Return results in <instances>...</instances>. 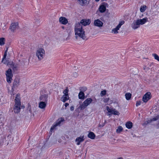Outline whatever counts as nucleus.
<instances>
[{
  "label": "nucleus",
  "instance_id": "f257e3e1",
  "mask_svg": "<svg viewBox=\"0 0 159 159\" xmlns=\"http://www.w3.org/2000/svg\"><path fill=\"white\" fill-rule=\"evenodd\" d=\"M74 30L76 39H77L78 37H80L83 39H86L85 32L83 29L82 25L81 24L79 23H76L75 25Z\"/></svg>",
  "mask_w": 159,
  "mask_h": 159
},
{
  "label": "nucleus",
  "instance_id": "f03ea898",
  "mask_svg": "<svg viewBox=\"0 0 159 159\" xmlns=\"http://www.w3.org/2000/svg\"><path fill=\"white\" fill-rule=\"evenodd\" d=\"M148 21V19L146 17L142 19H138L133 21L131 27L133 29L136 30L139 28L140 25L145 24Z\"/></svg>",
  "mask_w": 159,
  "mask_h": 159
},
{
  "label": "nucleus",
  "instance_id": "7ed1b4c3",
  "mask_svg": "<svg viewBox=\"0 0 159 159\" xmlns=\"http://www.w3.org/2000/svg\"><path fill=\"white\" fill-rule=\"evenodd\" d=\"M35 55L39 61H41L45 57V51L43 48L38 47L36 50Z\"/></svg>",
  "mask_w": 159,
  "mask_h": 159
},
{
  "label": "nucleus",
  "instance_id": "20e7f679",
  "mask_svg": "<svg viewBox=\"0 0 159 159\" xmlns=\"http://www.w3.org/2000/svg\"><path fill=\"white\" fill-rule=\"evenodd\" d=\"M15 103L14 107V111L15 112L18 113L20 110L21 103L20 102V96L17 94L15 98Z\"/></svg>",
  "mask_w": 159,
  "mask_h": 159
},
{
  "label": "nucleus",
  "instance_id": "39448f33",
  "mask_svg": "<svg viewBox=\"0 0 159 159\" xmlns=\"http://www.w3.org/2000/svg\"><path fill=\"white\" fill-rule=\"evenodd\" d=\"M106 110L107 111H105L107 114V115L109 116H110L112 114L118 116L120 115V113L116 109L110 108L108 106L106 107Z\"/></svg>",
  "mask_w": 159,
  "mask_h": 159
},
{
  "label": "nucleus",
  "instance_id": "423d86ee",
  "mask_svg": "<svg viewBox=\"0 0 159 159\" xmlns=\"http://www.w3.org/2000/svg\"><path fill=\"white\" fill-rule=\"evenodd\" d=\"M93 99L90 98L86 99L83 103L80 105V107L81 109H84L86 107L89 105L92 102Z\"/></svg>",
  "mask_w": 159,
  "mask_h": 159
},
{
  "label": "nucleus",
  "instance_id": "0eeeda50",
  "mask_svg": "<svg viewBox=\"0 0 159 159\" xmlns=\"http://www.w3.org/2000/svg\"><path fill=\"white\" fill-rule=\"evenodd\" d=\"M5 75L6 77L7 82L10 84L12 80L13 74L11 69H9L6 71Z\"/></svg>",
  "mask_w": 159,
  "mask_h": 159
},
{
  "label": "nucleus",
  "instance_id": "6e6552de",
  "mask_svg": "<svg viewBox=\"0 0 159 159\" xmlns=\"http://www.w3.org/2000/svg\"><path fill=\"white\" fill-rule=\"evenodd\" d=\"M152 97V95L150 92L146 93L143 96L142 100L144 103H146L151 99Z\"/></svg>",
  "mask_w": 159,
  "mask_h": 159
},
{
  "label": "nucleus",
  "instance_id": "1a4fd4ad",
  "mask_svg": "<svg viewBox=\"0 0 159 159\" xmlns=\"http://www.w3.org/2000/svg\"><path fill=\"white\" fill-rule=\"evenodd\" d=\"M125 23V21L122 20L120 21L118 25L114 28L113 29L111 30V33L114 34H117L118 33V30L120 28L121 26Z\"/></svg>",
  "mask_w": 159,
  "mask_h": 159
},
{
  "label": "nucleus",
  "instance_id": "9d476101",
  "mask_svg": "<svg viewBox=\"0 0 159 159\" xmlns=\"http://www.w3.org/2000/svg\"><path fill=\"white\" fill-rule=\"evenodd\" d=\"M68 90L67 89H65L63 92L64 94L63 96L61 98V101L65 102L69 99V97L68 94Z\"/></svg>",
  "mask_w": 159,
  "mask_h": 159
},
{
  "label": "nucleus",
  "instance_id": "9b49d317",
  "mask_svg": "<svg viewBox=\"0 0 159 159\" xmlns=\"http://www.w3.org/2000/svg\"><path fill=\"white\" fill-rule=\"evenodd\" d=\"M108 7V4L105 2L102 3L99 6L98 10L101 13H103L105 12L106 8Z\"/></svg>",
  "mask_w": 159,
  "mask_h": 159
},
{
  "label": "nucleus",
  "instance_id": "f8f14e48",
  "mask_svg": "<svg viewBox=\"0 0 159 159\" xmlns=\"http://www.w3.org/2000/svg\"><path fill=\"white\" fill-rule=\"evenodd\" d=\"M64 121L63 119L62 118H60L58 119L57 122L55 123L52 126L51 128V131L53 130L55 127L59 125L62 122Z\"/></svg>",
  "mask_w": 159,
  "mask_h": 159
},
{
  "label": "nucleus",
  "instance_id": "ddd939ff",
  "mask_svg": "<svg viewBox=\"0 0 159 159\" xmlns=\"http://www.w3.org/2000/svg\"><path fill=\"white\" fill-rule=\"evenodd\" d=\"M18 28V24L17 23H13L11 24L9 29L12 32H15Z\"/></svg>",
  "mask_w": 159,
  "mask_h": 159
},
{
  "label": "nucleus",
  "instance_id": "4468645a",
  "mask_svg": "<svg viewBox=\"0 0 159 159\" xmlns=\"http://www.w3.org/2000/svg\"><path fill=\"white\" fill-rule=\"evenodd\" d=\"M84 136H81L77 137L75 139V142L78 145H80L81 143L84 140Z\"/></svg>",
  "mask_w": 159,
  "mask_h": 159
},
{
  "label": "nucleus",
  "instance_id": "2eb2a0df",
  "mask_svg": "<svg viewBox=\"0 0 159 159\" xmlns=\"http://www.w3.org/2000/svg\"><path fill=\"white\" fill-rule=\"evenodd\" d=\"M47 103L48 102L42 101H40L39 103L38 107L40 109H44L46 107Z\"/></svg>",
  "mask_w": 159,
  "mask_h": 159
},
{
  "label": "nucleus",
  "instance_id": "dca6fc26",
  "mask_svg": "<svg viewBox=\"0 0 159 159\" xmlns=\"http://www.w3.org/2000/svg\"><path fill=\"white\" fill-rule=\"evenodd\" d=\"M59 22L63 25H66L68 22V20L66 18L64 17H61L59 19Z\"/></svg>",
  "mask_w": 159,
  "mask_h": 159
},
{
  "label": "nucleus",
  "instance_id": "f3484780",
  "mask_svg": "<svg viewBox=\"0 0 159 159\" xmlns=\"http://www.w3.org/2000/svg\"><path fill=\"white\" fill-rule=\"evenodd\" d=\"M48 95L47 94L41 95L39 97V99L40 101H43L48 102Z\"/></svg>",
  "mask_w": 159,
  "mask_h": 159
},
{
  "label": "nucleus",
  "instance_id": "a211bd4d",
  "mask_svg": "<svg viewBox=\"0 0 159 159\" xmlns=\"http://www.w3.org/2000/svg\"><path fill=\"white\" fill-rule=\"evenodd\" d=\"M91 22V20L89 19H83L81 20V24L84 26L89 25Z\"/></svg>",
  "mask_w": 159,
  "mask_h": 159
},
{
  "label": "nucleus",
  "instance_id": "6ab92c4d",
  "mask_svg": "<svg viewBox=\"0 0 159 159\" xmlns=\"http://www.w3.org/2000/svg\"><path fill=\"white\" fill-rule=\"evenodd\" d=\"M94 24L95 26L98 27H102L103 25V23L102 21L99 19L95 20L94 22Z\"/></svg>",
  "mask_w": 159,
  "mask_h": 159
},
{
  "label": "nucleus",
  "instance_id": "aec40b11",
  "mask_svg": "<svg viewBox=\"0 0 159 159\" xmlns=\"http://www.w3.org/2000/svg\"><path fill=\"white\" fill-rule=\"evenodd\" d=\"M78 3L81 5H85L89 3V0H77Z\"/></svg>",
  "mask_w": 159,
  "mask_h": 159
},
{
  "label": "nucleus",
  "instance_id": "412c9836",
  "mask_svg": "<svg viewBox=\"0 0 159 159\" xmlns=\"http://www.w3.org/2000/svg\"><path fill=\"white\" fill-rule=\"evenodd\" d=\"M158 119H159V115L156 116L152 119H148L147 121V123H150L153 121H155Z\"/></svg>",
  "mask_w": 159,
  "mask_h": 159
},
{
  "label": "nucleus",
  "instance_id": "4be33fe9",
  "mask_svg": "<svg viewBox=\"0 0 159 159\" xmlns=\"http://www.w3.org/2000/svg\"><path fill=\"white\" fill-rule=\"evenodd\" d=\"M79 98L80 99H84L85 98L84 94L83 92L81 91L78 94Z\"/></svg>",
  "mask_w": 159,
  "mask_h": 159
},
{
  "label": "nucleus",
  "instance_id": "5701e85b",
  "mask_svg": "<svg viewBox=\"0 0 159 159\" xmlns=\"http://www.w3.org/2000/svg\"><path fill=\"white\" fill-rule=\"evenodd\" d=\"M95 134L93 132H90L88 134V137L92 139H94L95 138Z\"/></svg>",
  "mask_w": 159,
  "mask_h": 159
},
{
  "label": "nucleus",
  "instance_id": "b1692460",
  "mask_svg": "<svg viewBox=\"0 0 159 159\" xmlns=\"http://www.w3.org/2000/svg\"><path fill=\"white\" fill-rule=\"evenodd\" d=\"M147 7L145 5H142L140 8V11L141 12H144L147 9Z\"/></svg>",
  "mask_w": 159,
  "mask_h": 159
},
{
  "label": "nucleus",
  "instance_id": "393cba45",
  "mask_svg": "<svg viewBox=\"0 0 159 159\" xmlns=\"http://www.w3.org/2000/svg\"><path fill=\"white\" fill-rule=\"evenodd\" d=\"M19 85V81L18 80H14L13 83V88L17 87Z\"/></svg>",
  "mask_w": 159,
  "mask_h": 159
},
{
  "label": "nucleus",
  "instance_id": "a878e982",
  "mask_svg": "<svg viewBox=\"0 0 159 159\" xmlns=\"http://www.w3.org/2000/svg\"><path fill=\"white\" fill-rule=\"evenodd\" d=\"M125 126L128 129H130L132 127V123L130 121L126 123Z\"/></svg>",
  "mask_w": 159,
  "mask_h": 159
},
{
  "label": "nucleus",
  "instance_id": "bb28decb",
  "mask_svg": "<svg viewBox=\"0 0 159 159\" xmlns=\"http://www.w3.org/2000/svg\"><path fill=\"white\" fill-rule=\"evenodd\" d=\"M123 128L121 126H118L116 129V132L117 134H119L121 133L123 130Z\"/></svg>",
  "mask_w": 159,
  "mask_h": 159
},
{
  "label": "nucleus",
  "instance_id": "cd10ccee",
  "mask_svg": "<svg viewBox=\"0 0 159 159\" xmlns=\"http://www.w3.org/2000/svg\"><path fill=\"white\" fill-rule=\"evenodd\" d=\"M125 96L126 99L127 100H129L130 99L131 97V94L129 93H127L125 94Z\"/></svg>",
  "mask_w": 159,
  "mask_h": 159
},
{
  "label": "nucleus",
  "instance_id": "c85d7f7f",
  "mask_svg": "<svg viewBox=\"0 0 159 159\" xmlns=\"http://www.w3.org/2000/svg\"><path fill=\"white\" fill-rule=\"evenodd\" d=\"M5 39L4 38H0V45L2 46L5 44Z\"/></svg>",
  "mask_w": 159,
  "mask_h": 159
},
{
  "label": "nucleus",
  "instance_id": "c756f323",
  "mask_svg": "<svg viewBox=\"0 0 159 159\" xmlns=\"http://www.w3.org/2000/svg\"><path fill=\"white\" fill-rule=\"evenodd\" d=\"M7 55V50L4 53V55L3 56V57L2 59V62L4 64H7V62H4L5 59L6 58Z\"/></svg>",
  "mask_w": 159,
  "mask_h": 159
},
{
  "label": "nucleus",
  "instance_id": "7c9ffc66",
  "mask_svg": "<svg viewBox=\"0 0 159 159\" xmlns=\"http://www.w3.org/2000/svg\"><path fill=\"white\" fill-rule=\"evenodd\" d=\"M107 91L106 90H103L100 93V96L101 97H102L105 95L106 94Z\"/></svg>",
  "mask_w": 159,
  "mask_h": 159
},
{
  "label": "nucleus",
  "instance_id": "2f4dec72",
  "mask_svg": "<svg viewBox=\"0 0 159 159\" xmlns=\"http://www.w3.org/2000/svg\"><path fill=\"white\" fill-rule=\"evenodd\" d=\"M18 67V66L14 64H13L12 66V68L14 70H17Z\"/></svg>",
  "mask_w": 159,
  "mask_h": 159
},
{
  "label": "nucleus",
  "instance_id": "473e14b6",
  "mask_svg": "<svg viewBox=\"0 0 159 159\" xmlns=\"http://www.w3.org/2000/svg\"><path fill=\"white\" fill-rule=\"evenodd\" d=\"M153 56L155 59L159 61V57L157 54H153Z\"/></svg>",
  "mask_w": 159,
  "mask_h": 159
},
{
  "label": "nucleus",
  "instance_id": "72a5a7b5",
  "mask_svg": "<svg viewBox=\"0 0 159 159\" xmlns=\"http://www.w3.org/2000/svg\"><path fill=\"white\" fill-rule=\"evenodd\" d=\"M14 88L12 87V89L10 91H9V93L11 95H14L15 93L14 92Z\"/></svg>",
  "mask_w": 159,
  "mask_h": 159
},
{
  "label": "nucleus",
  "instance_id": "f704fd0d",
  "mask_svg": "<svg viewBox=\"0 0 159 159\" xmlns=\"http://www.w3.org/2000/svg\"><path fill=\"white\" fill-rule=\"evenodd\" d=\"M110 100L109 98H104L103 101L105 103H107Z\"/></svg>",
  "mask_w": 159,
  "mask_h": 159
},
{
  "label": "nucleus",
  "instance_id": "c9c22d12",
  "mask_svg": "<svg viewBox=\"0 0 159 159\" xmlns=\"http://www.w3.org/2000/svg\"><path fill=\"white\" fill-rule=\"evenodd\" d=\"M142 103V102L140 101H137L136 102V106L137 107H138L139 105H140Z\"/></svg>",
  "mask_w": 159,
  "mask_h": 159
},
{
  "label": "nucleus",
  "instance_id": "e433bc0d",
  "mask_svg": "<svg viewBox=\"0 0 159 159\" xmlns=\"http://www.w3.org/2000/svg\"><path fill=\"white\" fill-rule=\"evenodd\" d=\"M87 90V88L86 87H84L81 88L80 90L82 91H85Z\"/></svg>",
  "mask_w": 159,
  "mask_h": 159
},
{
  "label": "nucleus",
  "instance_id": "4c0bfd02",
  "mask_svg": "<svg viewBox=\"0 0 159 159\" xmlns=\"http://www.w3.org/2000/svg\"><path fill=\"white\" fill-rule=\"evenodd\" d=\"M4 62L7 63V64H6L7 65H9V62L8 61L6 60V58L5 59Z\"/></svg>",
  "mask_w": 159,
  "mask_h": 159
},
{
  "label": "nucleus",
  "instance_id": "58836bf2",
  "mask_svg": "<svg viewBox=\"0 0 159 159\" xmlns=\"http://www.w3.org/2000/svg\"><path fill=\"white\" fill-rule=\"evenodd\" d=\"M74 109V107L73 106H71L70 107V110L71 111H73Z\"/></svg>",
  "mask_w": 159,
  "mask_h": 159
},
{
  "label": "nucleus",
  "instance_id": "ea45409f",
  "mask_svg": "<svg viewBox=\"0 0 159 159\" xmlns=\"http://www.w3.org/2000/svg\"><path fill=\"white\" fill-rule=\"evenodd\" d=\"M77 75H78L76 73H74V76L75 77H77Z\"/></svg>",
  "mask_w": 159,
  "mask_h": 159
},
{
  "label": "nucleus",
  "instance_id": "a19ab883",
  "mask_svg": "<svg viewBox=\"0 0 159 159\" xmlns=\"http://www.w3.org/2000/svg\"><path fill=\"white\" fill-rule=\"evenodd\" d=\"M69 105V104L68 103H66L65 104V106L66 107L67 106H68Z\"/></svg>",
  "mask_w": 159,
  "mask_h": 159
},
{
  "label": "nucleus",
  "instance_id": "79ce46f5",
  "mask_svg": "<svg viewBox=\"0 0 159 159\" xmlns=\"http://www.w3.org/2000/svg\"><path fill=\"white\" fill-rule=\"evenodd\" d=\"M117 159H123L122 157H120L118 158Z\"/></svg>",
  "mask_w": 159,
  "mask_h": 159
},
{
  "label": "nucleus",
  "instance_id": "37998d69",
  "mask_svg": "<svg viewBox=\"0 0 159 159\" xmlns=\"http://www.w3.org/2000/svg\"><path fill=\"white\" fill-rule=\"evenodd\" d=\"M100 0H95V1L96 2H99Z\"/></svg>",
  "mask_w": 159,
  "mask_h": 159
},
{
  "label": "nucleus",
  "instance_id": "c03bdc74",
  "mask_svg": "<svg viewBox=\"0 0 159 159\" xmlns=\"http://www.w3.org/2000/svg\"><path fill=\"white\" fill-rule=\"evenodd\" d=\"M158 125H159V123H158Z\"/></svg>",
  "mask_w": 159,
  "mask_h": 159
}]
</instances>
